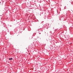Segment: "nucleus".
Here are the masks:
<instances>
[{
  "mask_svg": "<svg viewBox=\"0 0 73 73\" xmlns=\"http://www.w3.org/2000/svg\"><path fill=\"white\" fill-rule=\"evenodd\" d=\"M13 59L12 58H9V60H12Z\"/></svg>",
  "mask_w": 73,
  "mask_h": 73,
  "instance_id": "obj_1",
  "label": "nucleus"
}]
</instances>
